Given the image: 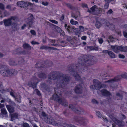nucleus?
<instances>
[{
    "instance_id": "f257e3e1",
    "label": "nucleus",
    "mask_w": 127,
    "mask_h": 127,
    "mask_svg": "<svg viewBox=\"0 0 127 127\" xmlns=\"http://www.w3.org/2000/svg\"><path fill=\"white\" fill-rule=\"evenodd\" d=\"M53 80H56V86L58 88H64L68 84L70 81V77L68 75L58 72H53L49 74L47 81L50 84Z\"/></svg>"
},
{
    "instance_id": "f03ea898",
    "label": "nucleus",
    "mask_w": 127,
    "mask_h": 127,
    "mask_svg": "<svg viewBox=\"0 0 127 127\" xmlns=\"http://www.w3.org/2000/svg\"><path fill=\"white\" fill-rule=\"evenodd\" d=\"M80 67H78L75 64H72L69 65L68 67L67 70L70 74L74 76L75 80L78 81H80L81 79L78 73L84 70V69H79Z\"/></svg>"
},
{
    "instance_id": "7ed1b4c3",
    "label": "nucleus",
    "mask_w": 127,
    "mask_h": 127,
    "mask_svg": "<svg viewBox=\"0 0 127 127\" xmlns=\"http://www.w3.org/2000/svg\"><path fill=\"white\" fill-rule=\"evenodd\" d=\"M55 92L52 96V97L51 98V100H54L59 103L63 106H68V103L67 100L64 98L61 97V94L59 92H58V90H55Z\"/></svg>"
},
{
    "instance_id": "20e7f679",
    "label": "nucleus",
    "mask_w": 127,
    "mask_h": 127,
    "mask_svg": "<svg viewBox=\"0 0 127 127\" xmlns=\"http://www.w3.org/2000/svg\"><path fill=\"white\" fill-rule=\"evenodd\" d=\"M6 66L4 65H0V74L4 76L7 77L15 75L17 73V71L14 69H6Z\"/></svg>"
},
{
    "instance_id": "39448f33",
    "label": "nucleus",
    "mask_w": 127,
    "mask_h": 127,
    "mask_svg": "<svg viewBox=\"0 0 127 127\" xmlns=\"http://www.w3.org/2000/svg\"><path fill=\"white\" fill-rule=\"evenodd\" d=\"M78 63L81 65L83 68H80V67L79 69H82V70L85 69L84 68H87V55H82L80 56L78 59Z\"/></svg>"
},
{
    "instance_id": "423d86ee",
    "label": "nucleus",
    "mask_w": 127,
    "mask_h": 127,
    "mask_svg": "<svg viewBox=\"0 0 127 127\" xmlns=\"http://www.w3.org/2000/svg\"><path fill=\"white\" fill-rule=\"evenodd\" d=\"M75 113L77 114H82L84 112L83 109L78 106L70 104L69 107Z\"/></svg>"
},
{
    "instance_id": "0eeeda50",
    "label": "nucleus",
    "mask_w": 127,
    "mask_h": 127,
    "mask_svg": "<svg viewBox=\"0 0 127 127\" xmlns=\"http://www.w3.org/2000/svg\"><path fill=\"white\" fill-rule=\"evenodd\" d=\"M97 61V59L95 56L88 55V66L96 64Z\"/></svg>"
},
{
    "instance_id": "6e6552de",
    "label": "nucleus",
    "mask_w": 127,
    "mask_h": 127,
    "mask_svg": "<svg viewBox=\"0 0 127 127\" xmlns=\"http://www.w3.org/2000/svg\"><path fill=\"white\" fill-rule=\"evenodd\" d=\"M12 20L15 21H16L18 20V18L16 16H12L8 19L4 20L3 21L5 26H10L12 23Z\"/></svg>"
},
{
    "instance_id": "1a4fd4ad",
    "label": "nucleus",
    "mask_w": 127,
    "mask_h": 127,
    "mask_svg": "<svg viewBox=\"0 0 127 127\" xmlns=\"http://www.w3.org/2000/svg\"><path fill=\"white\" fill-rule=\"evenodd\" d=\"M38 79L35 77L33 76L28 83V85L30 87L34 88L36 87V84L38 83Z\"/></svg>"
},
{
    "instance_id": "9d476101",
    "label": "nucleus",
    "mask_w": 127,
    "mask_h": 127,
    "mask_svg": "<svg viewBox=\"0 0 127 127\" xmlns=\"http://www.w3.org/2000/svg\"><path fill=\"white\" fill-rule=\"evenodd\" d=\"M100 20L102 26L103 25L105 26L108 27L110 25L113 28V29L114 30L115 29V25L112 23L110 24L109 21L106 19L102 18L100 19Z\"/></svg>"
},
{
    "instance_id": "9b49d317",
    "label": "nucleus",
    "mask_w": 127,
    "mask_h": 127,
    "mask_svg": "<svg viewBox=\"0 0 127 127\" xmlns=\"http://www.w3.org/2000/svg\"><path fill=\"white\" fill-rule=\"evenodd\" d=\"M93 82L94 84V87L95 89L99 90L102 87L101 83L99 81H97L95 79L93 80Z\"/></svg>"
},
{
    "instance_id": "f8f14e48",
    "label": "nucleus",
    "mask_w": 127,
    "mask_h": 127,
    "mask_svg": "<svg viewBox=\"0 0 127 127\" xmlns=\"http://www.w3.org/2000/svg\"><path fill=\"white\" fill-rule=\"evenodd\" d=\"M67 31L69 33H72L75 32L76 34H79L80 32V31H78L79 29L73 27H71L70 26H68Z\"/></svg>"
},
{
    "instance_id": "ddd939ff",
    "label": "nucleus",
    "mask_w": 127,
    "mask_h": 127,
    "mask_svg": "<svg viewBox=\"0 0 127 127\" xmlns=\"http://www.w3.org/2000/svg\"><path fill=\"white\" fill-rule=\"evenodd\" d=\"M84 84L83 83L77 85L75 87V92L77 94H80L82 92V87Z\"/></svg>"
},
{
    "instance_id": "4468645a",
    "label": "nucleus",
    "mask_w": 127,
    "mask_h": 127,
    "mask_svg": "<svg viewBox=\"0 0 127 127\" xmlns=\"http://www.w3.org/2000/svg\"><path fill=\"white\" fill-rule=\"evenodd\" d=\"M111 48L115 53H117L118 52V50L122 51L123 49L122 46H118L116 45L111 46Z\"/></svg>"
},
{
    "instance_id": "2eb2a0df",
    "label": "nucleus",
    "mask_w": 127,
    "mask_h": 127,
    "mask_svg": "<svg viewBox=\"0 0 127 127\" xmlns=\"http://www.w3.org/2000/svg\"><path fill=\"white\" fill-rule=\"evenodd\" d=\"M101 93L102 95L106 97H109L112 96L111 94L106 89H103L101 90Z\"/></svg>"
},
{
    "instance_id": "dca6fc26",
    "label": "nucleus",
    "mask_w": 127,
    "mask_h": 127,
    "mask_svg": "<svg viewBox=\"0 0 127 127\" xmlns=\"http://www.w3.org/2000/svg\"><path fill=\"white\" fill-rule=\"evenodd\" d=\"M44 121L48 124L53 125L55 124V122L52 117L48 116L47 118H44Z\"/></svg>"
},
{
    "instance_id": "f3484780",
    "label": "nucleus",
    "mask_w": 127,
    "mask_h": 127,
    "mask_svg": "<svg viewBox=\"0 0 127 127\" xmlns=\"http://www.w3.org/2000/svg\"><path fill=\"white\" fill-rule=\"evenodd\" d=\"M59 45L63 47H64L67 45V42L65 40L61 39H58L57 41Z\"/></svg>"
},
{
    "instance_id": "a211bd4d",
    "label": "nucleus",
    "mask_w": 127,
    "mask_h": 127,
    "mask_svg": "<svg viewBox=\"0 0 127 127\" xmlns=\"http://www.w3.org/2000/svg\"><path fill=\"white\" fill-rule=\"evenodd\" d=\"M115 124L118 125V127H115V124H112L113 127H120L121 126L123 127L125 125V122L123 120L120 121L118 120L116 123Z\"/></svg>"
},
{
    "instance_id": "6ab92c4d",
    "label": "nucleus",
    "mask_w": 127,
    "mask_h": 127,
    "mask_svg": "<svg viewBox=\"0 0 127 127\" xmlns=\"http://www.w3.org/2000/svg\"><path fill=\"white\" fill-rule=\"evenodd\" d=\"M13 54H16L18 55L20 54H23L25 53L24 51H21V49L18 48L16 49L15 50L13 51Z\"/></svg>"
},
{
    "instance_id": "aec40b11",
    "label": "nucleus",
    "mask_w": 127,
    "mask_h": 127,
    "mask_svg": "<svg viewBox=\"0 0 127 127\" xmlns=\"http://www.w3.org/2000/svg\"><path fill=\"white\" fill-rule=\"evenodd\" d=\"M11 25L13 31H17L18 30L19 28L18 26V24L17 23L13 22Z\"/></svg>"
},
{
    "instance_id": "412c9836",
    "label": "nucleus",
    "mask_w": 127,
    "mask_h": 127,
    "mask_svg": "<svg viewBox=\"0 0 127 127\" xmlns=\"http://www.w3.org/2000/svg\"><path fill=\"white\" fill-rule=\"evenodd\" d=\"M6 107L10 114L14 112V108L13 106L9 105H7Z\"/></svg>"
},
{
    "instance_id": "4be33fe9",
    "label": "nucleus",
    "mask_w": 127,
    "mask_h": 127,
    "mask_svg": "<svg viewBox=\"0 0 127 127\" xmlns=\"http://www.w3.org/2000/svg\"><path fill=\"white\" fill-rule=\"evenodd\" d=\"M63 4L64 6H67L68 8L71 10H74L75 9V8L70 3L64 2Z\"/></svg>"
},
{
    "instance_id": "5701e85b",
    "label": "nucleus",
    "mask_w": 127,
    "mask_h": 127,
    "mask_svg": "<svg viewBox=\"0 0 127 127\" xmlns=\"http://www.w3.org/2000/svg\"><path fill=\"white\" fill-rule=\"evenodd\" d=\"M63 4L64 6H67L68 8L71 10H74L75 9V8L70 3L64 2Z\"/></svg>"
},
{
    "instance_id": "b1692460",
    "label": "nucleus",
    "mask_w": 127,
    "mask_h": 127,
    "mask_svg": "<svg viewBox=\"0 0 127 127\" xmlns=\"http://www.w3.org/2000/svg\"><path fill=\"white\" fill-rule=\"evenodd\" d=\"M1 114L3 116L7 117H8L7 112L5 109L2 108L1 109Z\"/></svg>"
},
{
    "instance_id": "393cba45",
    "label": "nucleus",
    "mask_w": 127,
    "mask_h": 127,
    "mask_svg": "<svg viewBox=\"0 0 127 127\" xmlns=\"http://www.w3.org/2000/svg\"><path fill=\"white\" fill-rule=\"evenodd\" d=\"M44 64L45 65H44V66L48 67L51 66L53 65V63L52 62L49 60H47L44 62Z\"/></svg>"
},
{
    "instance_id": "a878e982",
    "label": "nucleus",
    "mask_w": 127,
    "mask_h": 127,
    "mask_svg": "<svg viewBox=\"0 0 127 127\" xmlns=\"http://www.w3.org/2000/svg\"><path fill=\"white\" fill-rule=\"evenodd\" d=\"M97 7V6L94 5L90 8V10L88 9V12L94 14L95 11V8Z\"/></svg>"
},
{
    "instance_id": "bb28decb",
    "label": "nucleus",
    "mask_w": 127,
    "mask_h": 127,
    "mask_svg": "<svg viewBox=\"0 0 127 127\" xmlns=\"http://www.w3.org/2000/svg\"><path fill=\"white\" fill-rule=\"evenodd\" d=\"M18 114L16 113L11 114V120L12 121L15 119L18 118Z\"/></svg>"
},
{
    "instance_id": "cd10ccee",
    "label": "nucleus",
    "mask_w": 127,
    "mask_h": 127,
    "mask_svg": "<svg viewBox=\"0 0 127 127\" xmlns=\"http://www.w3.org/2000/svg\"><path fill=\"white\" fill-rule=\"evenodd\" d=\"M89 50V51H90L92 50H95V51L99 50L98 48L95 46H88V50Z\"/></svg>"
},
{
    "instance_id": "c85d7f7f",
    "label": "nucleus",
    "mask_w": 127,
    "mask_h": 127,
    "mask_svg": "<svg viewBox=\"0 0 127 127\" xmlns=\"http://www.w3.org/2000/svg\"><path fill=\"white\" fill-rule=\"evenodd\" d=\"M120 79L118 78V77H115L113 79H111L108 80L107 82L110 83H113L115 82H118L119 81Z\"/></svg>"
},
{
    "instance_id": "c756f323",
    "label": "nucleus",
    "mask_w": 127,
    "mask_h": 127,
    "mask_svg": "<svg viewBox=\"0 0 127 127\" xmlns=\"http://www.w3.org/2000/svg\"><path fill=\"white\" fill-rule=\"evenodd\" d=\"M100 19L97 20H96L95 26L98 29L100 28L102 26L101 23Z\"/></svg>"
},
{
    "instance_id": "7c9ffc66",
    "label": "nucleus",
    "mask_w": 127,
    "mask_h": 127,
    "mask_svg": "<svg viewBox=\"0 0 127 127\" xmlns=\"http://www.w3.org/2000/svg\"><path fill=\"white\" fill-rule=\"evenodd\" d=\"M102 10H101V8L96 7L95 8V11L94 14L95 15H98L102 12Z\"/></svg>"
},
{
    "instance_id": "2f4dec72",
    "label": "nucleus",
    "mask_w": 127,
    "mask_h": 127,
    "mask_svg": "<svg viewBox=\"0 0 127 127\" xmlns=\"http://www.w3.org/2000/svg\"><path fill=\"white\" fill-rule=\"evenodd\" d=\"M24 48L28 50H30L31 49V47L28 44L25 43L23 45Z\"/></svg>"
},
{
    "instance_id": "473e14b6",
    "label": "nucleus",
    "mask_w": 127,
    "mask_h": 127,
    "mask_svg": "<svg viewBox=\"0 0 127 127\" xmlns=\"http://www.w3.org/2000/svg\"><path fill=\"white\" fill-rule=\"evenodd\" d=\"M9 64L11 66H16L17 65V63L14 60L10 59L9 61Z\"/></svg>"
},
{
    "instance_id": "72a5a7b5",
    "label": "nucleus",
    "mask_w": 127,
    "mask_h": 127,
    "mask_svg": "<svg viewBox=\"0 0 127 127\" xmlns=\"http://www.w3.org/2000/svg\"><path fill=\"white\" fill-rule=\"evenodd\" d=\"M34 5V4L32 3L29 2H24L23 5V7H26L29 6H32Z\"/></svg>"
},
{
    "instance_id": "f704fd0d",
    "label": "nucleus",
    "mask_w": 127,
    "mask_h": 127,
    "mask_svg": "<svg viewBox=\"0 0 127 127\" xmlns=\"http://www.w3.org/2000/svg\"><path fill=\"white\" fill-rule=\"evenodd\" d=\"M108 55L112 58H115L117 57V56L115 55V54L113 52L110 51L109 52Z\"/></svg>"
},
{
    "instance_id": "c9c22d12",
    "label": "nucleus",
    "mask_w": 127,
    "mask_h": 127,
    "mask_svg": "<svg viewBox=\"0 0 127 127\" xmlns=\"http://www.w3.org/2000/svg\"><path fill=\"white\" fill-rule=\"evenodd\" d=\"M35 66L36 68H40L44 67V65L40 63L37 62L36 63Z\"/></svg>"
},
{
    "instance_id": "e433bc0d",
    "label": "nucleus",
    "mask_w": 127,
    "mask_h": 127,
    "mask_svg": "<svg viewBox=\"0 0 127 127\" xmlns=\"http://www.w3.org/2000/svg\"><path fill=\"white\" fill-rule=\"evenodd\" d=\"M38 77L40 78L44 79L46 77V74L44 73H41L38 75Z\"/></svg>"
},
{
    "instance_id": "4c0bfd02",
    "label": "nucleus",
    "mask_w": 127,
    "mask_h": 127,
    "mask_svg": "<svg viewBox=\"0 0 127 127\" xmlns=\"http://www.w3.org/2000/svg\"><path fill=\"white\" fill-rule=\"evenodd\" d=\"M116 96L119 98V100H121L123 99V96L122 94H120L119 92H117L116 93Z\"/></svg>"
},
{
    "instance_id": "58836bf2",
    "label": "nucleus",
    "mask_w": 127,
    "mask_h": 127,
    "mask_svg": "<svg viewBox=\"0 0 127 127\" xmlns=\"http://www.w3.org/2000/svg\"><path fill=\"white\" fill-rule=\"evenodd\" d=\"M88 35H89V37L90 39V40L91 41H94V35L92 33H89L88 32Z\"/></svg>"
},
{
    "instance_id": "ea45409f",
    "label": "nucleus",
    "mask_w": 127,
    "mask_h": 127,
    "mask_svg": "<svg viewBox=\"0 0 127 127\" xmlns=\"http://www.w3.org/2000/svg\"><path fill=\"white\" fill-rule=\"evenodd\" d=\"M29 17L27 19V20L32 21L33 19V16L32 14H29Z\"/></svg>"
},
{
    "instance_id": "a19ab883",
    "label": "nucleus",
    "mask_w": 127,
    "mask_h": 127,
    "mask_svg": "<svg viewBox=\"0 0 127 127\" xmlns=\"http://www.w3.org/2000/svg\"><path fill=\"white\" fill-rule=\"evenodd\" d=\"M24 3V1H19L17 2V5L18 6H20L21 7H23V5Z\"/></svg>"
},
{
    "instance_id": "79ce46f5",
    "label": "nucleus",
    "mask_w": 127,
    "mask_h": 127,
    "mask_svg": "<svg viewBox=\"0 0 127 127\" xmlns=\"http://www.w3.org/2000/svg\"><path fill=\"white\" fill-rule=\"evenodd\" d=\"M14 98L15 100L17 101L18 102L20 103L21 102V99L20 96H18Z\"/></svg>"
},
{
    "instance_id": "37998d69",
    "label": "nucleus",
    "mask_w": 127,
    "mask_h": 127,
    "mask_svg": "<svg viewBox=\"0 0 127 127\" xmlns=\"http://www.w3.org/2000/svg\"><path fill=\"white\" fill-rule=\"evenodd\" d=\"M41 88L45 90L46 89L47 85L45 83H42L40 85Z\"/></svg>"
},
{
    "instance_id": "c03bdc74",
    "label": "nucleus",
    "mask_w": 127,
    "mask_h": 127,
    "mask_svg": "<svg viewBox=\"0 0 127 127\" xmlns=\"http://www.w3.org/2000/svg\"><path fill=\"white\" fill-rule=\"evenodd\" d=\"M27 24L29 25V27H31L33 23L32 21L27 20Z\"/></svg>"
},
{
    "instance_id": "a18cd8bd",
    "label": "nucleus",
    "mask_w": 127,
    "mask_h": 127,
    "mask_svg": "<svg viewBox=\"0 0 127 127\" xmlns=\"http://www.w3.org/2000/svg\"><path fill=\"white\" fill-rule=\"evenodd\" d=\"M81 118H82V119H79L78 123L83 124L84 123L85 119L84 118L82 117H81Z\"/></svg>"
},
{
    "instance_id": "49530a36",
    "label": "nucleus",
    "mask_w": 127,
    "mask_h": 127,
    "mask_svg": "<svg viewBox=\"0 0 127 127\" xmlns=\"http://www.w3.org/2000/svg\"><path fill=\"white\" fill-rule=\"evenodd\" d=\"M74 118L76 121L78 122L79 119H82L81 117H78L76 116H74Z\"/></svg>"
},
{
    "instance_id": "de8ad7c7",
    "label": "nucleus",
    "mask_w": 127,
    "mask_h": 127,
    "mask_svg": "<svg viewBox=\"0 0 127 127\" xmlns=\"http://www.w3.org/2000/svg\"><path fill=\"white\" fill-rule=\"evenodd\" d=\"M50 47H48L45 46H41L40 47V49H50Z\"/></svg>"
},
{
    "instance_id": "09e8293b",
    "label": "nucleus",
    "mask_w": 127,
    "mask_h": 127,
    "mask_svg": "<svg viewBox=\"0 0 127 127\" xmlns=\"http://www.w3.org/2000/svg\"><path fill=\"white\" fill-rule=\"evenodd\" d=\"M41 115L43 117H44V120L45 118H47L48 117L47 116L48 115L46 114L44 112H42Z\"/></svg>"
},
{
    "instance_id": "8fccbe9b",
    "label": "nucleus",
    "mask_w": 127,
    "mask_h": 127,
    "mask_svg": "<svg viewBox=\"0 0 127 127\" xmlns=\"http://www.w3.org/2000/svg\"><path fill=\"white\" fill-rule=\"evenodd\" d=\"M9 104L11 105L12 106H16V103L14 102L11 100H10L9 101Z\"/></svg>"
},
{
    "instance_id": "3c124183",
    "label": "nucleus",
    "mask_w": 127,
    "mask_h": 127,
    "mask_svg": "<svg viewBox=\"0 0 127 127\" xmlns=\"http://www.w3.org/2000/svg\"><path fill=\"white\" fill-rule=\"evenodd\" d=\"M71 23L73 25H76L77 24L78 22L77 21H74L73 19H71L70 21Z\"/></svg>"
},
{
    "instance_id": "603ef678",
    "label": "nucleus",
    "mask_w": 127,
    "mask_h": 127,
    "mask_svg": "<svg viewBox=\"0 0 127 127\" xmlns=\"http://www.w3.org/2000/svg\"><path fill=\"white\" fill-rule=\"evenodd\" d=\"M92 102L93 104H98L99 103L95 99H92Z\"/></svg>"
},
{
    "instance_id": "864d4df0",
    "label": "nucleus",
    "mask_w": 127,
    "mask_h": 127,
    "mask_svg": "<svg viewBox=\"0 0 127 127\" xmlns=\"http://www.w3.org/2000/svg\"><path fill=\"white\" fill-rule=\"evenodd\" d=\"M11 90L10 88H6L5 89H3L2 90L3 92H10L11 91Z\"/></svg>"
},
{
    "instance_id": "5fc2aeb1",
    "label": "nucleus",
    "mask_w": 127,
    "mask_h": 127,
    "mask_svg": "<svg viewBox=\"0 0 127 127\" xmlns=\"http://www.w3.org/2000/svg\"><path fill=\"white\" fill-rule=\"evenodd\" d=\"M19 59L20 60L18 61V63L19 64H21L24 62V60L23 58L21 57Z\"/></svg>"
},
{
    "instance_id": "6e6d98bb",
    "label": "nucleus",
    "mask_w": 127,
    "mask_h": 127,
    "mask_svg": "<svg viewBox=\"0 0 127 127\" xmlns=\"http://www.w3.org/2000/svg\"><path fill=\"white\" fill-rule=\"evenodd\" d=\"M108 38L110 40L111 42H114V40L112 39L114 38L113 37L111 36H110Z\"/></svg>"
},
{
    "instance_id": "4d7b16f0",
    "label": "nucleus",
    "mask_w": 127,
    "mask_h": 127,
    "mask_svg": "<svg viewBox=\"0 0 127 127\" xmlns=\"http://www.w3.org/2000/svg\"><path fill=\"white\" fill-rule=\"evenodd\" d=\"M23 127H30L29 124L27 123H24L23 124Z\"/></svg>"
},
{
    "instance_id": "13d9d810",
    "label": "nucleus",
    "mask_w": 127,
    "mask_h": 127,
    "mask_svg": "<svg viewBox=\"0 0 127 127\" xmlns=\"http://www.w3.org/2000/svg\"><path fill=\"white\" fill-rule=\"evenodd\" d=\"M0 9L2 10H4V5L1 3H0Z\"/></svg>"
},
{
    "instance_id": "bf43d9fd",
    "label": "nucleus",
    "mask_w": 127,
    "mask_h": 127,
    "mask_svg": "<svg viewBox=\"0 0 127 127\" xmlns=\"http://www.w3.org/2000/svg\"><path fill=\"white\" fill-rule=\"evenodd\" d=\"M123 49L122 51L125 52H127V46L125 47L123 46Z\"/></svg>"
},
{
    "instance_id": "052dcab7",
    "label": "nucleus",
    "mask_w": 127,
    "mask_h": 127,
    "mask_svg": "<svg viewBox=\"0 0 127 127\" xmlns=\"http://www.w3.org/2000/svg\"><path fill=\"white\" fill-rule=\"evenodd\" d=\"M109 50H103L102 51V53H105L106 54H108Z\"/></svg>"
},
{
    "instance_id": "680f3d73",
    "label": "nucleus",
    "mask_w": 127,
    "mask_h": 127,
    "mask_svg": "<svg viewBox=\"0 0 127 127\" xmlns=\"http://www.w3.org/2000/svg\"><path fill=\"white\" fill-rule=\"evenodd\" d=\"M71 16L72 17L74 18L76 20H78V16H77L76 17V16L74 14H72L71 15Z\"/></svg>"
},
{
    "instance_id": "e2e57ef3",
    "label": "nucleus",
    "mask_w": 127,
    "mask_h": 127,
    "mask_svg": "<svg viewBox=\"0 0 127 127\" xmlns=\"http://www.w3.org/2000/svg\"><path fill=\"white\" fill-rule=\"evenodd\" d=\"M121 76L122 78L126 79L127 80V75L126 74H123L121 75Z\"/></svg>"
},
{
    "instance_id": "0e129e2a",
    "label": "nucleus",
    "mask_w": 127,
    "mask_h": 127,
    "mask_svg": "<svg viewBox=\"0 0 127 127\" xmlns=\"http://www.w3.org/2000/svg\"><path fill=\"white\" fill-rule=\"evenodd\" d=\"M96 114L99 117H101V114L99 111H96Z\"/></svg>"
},
{
    "instance_id": "69168bd1",
    "label": "nucleus",
    "mask_w": 127,
    "mask_h": 127,
    "mask_svg": "<svg viewBox=\"0 0 127 127\" xmlns=\"http://www.w3.org/2000/svg\"><path fill=\"white\" fill-rule=\"evenodd\" d=\"M119 57L120 58L124 59L125 57V56L121 54H119Z\"/></svg>"
},
{
    "instance_id": "338daca9",
    "label": "nucleus",
    "mask_w": 127,
    "mask_h": 127,
    "mask_svg": "<svg viewBox=\"0 0 127 127\" xmlns=\"http://www.w3.org/2000/svg\"><path fill=\"white\" fill-rule=\"evenodd\" d=\"M30 32L33 35H36V32L35 31L33 30H31L30 31Z\"/></svg>"
},
{
    "instance_id": "774afa93",
    "label": "nucleus",
    "mask_w": 127,
    "mask_h": 127,
    "mask_svg": "<svg viewBox=\"0 0 127 127\" xmlns=\"http://www.w3.org/2000/svg\"><path fill=\"white\" fill-rule=\"evenodd\" d=\"M123 33L124 36L126 38H127V32L125 31H123Z\"/></svg>"
}]
</instances>
